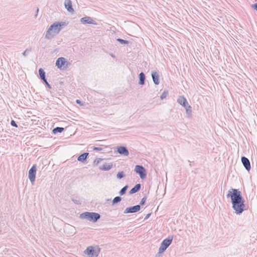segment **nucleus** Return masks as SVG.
I'll return each mask as SVG.
<instances>
[{
    "instance_id": "nucleus-29",
    "label": "nucleus",
    "mask_w": 257,
    "mask_h": 257,
    "mask_svg": "<svg viewBox=\"0 0 257 257\" xmlns=\"http://www.w3.org/2000/svg\"><path fill=\"white\" fill-rule=\"evenodd\" d=\"M168 94V93L167 91H164L160 96L161 99L163 100L165 98L167 97Z\"/></svg>"
},
{
    "instance_id": "nucleus-6",
    "label": "nucleus",
    "mask_w": 257,
    "mask_h": 257,
    "mask_svg": "<svg viewBox=\"0 0 257 257\" xmlns=\"http://www.w3.org/2000/svg\"><path fill=\"white\" fill-rule=\"evenodd\" d=\"M99 251V248H98L97 250H96L94 247L89 246L85 250L84 253L88 255H90L91 257H97Z\"/></svg>"
},
{
    "instance_id": "nucleus-22",
    "label": "nucleus",
    "mask_w": 257,
    "mask_h": 257,
    "mask_svg": "<svg viewBox=\"0 0 257 257\" xmlns=\"http://www.w3.org/2000/svg\"><path fill=\"white\" fill-rule=\"evenodd\" d=\"M39 74L40 77L42 80L46 78L45 72L42 68H40L39 69Z\"/></svg>"
},
{
    "instance_id": "nucleus-15",
    "label": "nucleus",
    "mask_w": 257,
    "mask_h": 257,
    "mask_svg": "<svg viewBox=\"0 0 257 257\" xmlns=\"http://www.w3.org/2000/svg\"><path fill=\"white\" fill-rule=\"evenodd\" d=\"M64 5L65 8L67 10V11L69 12H74V9L72 8V3L70 0H65Z\"/></svg>"
},
{
    "instance_id": "nucleus-21",
    "label": "nucleus",
    "mask_w": 257,
    "mask_h": 257,
    "mask_svg": "<svg viewBox=\"0 0 257 257\" xmlns=\"http://www.w3.org/2000/svg\"><path fill=\"white\" fill-rule=\"evenodd\" d=\"M186 109V112L188 117H190L192 115V107L191 106L188 104L185 107H184Z\"/></svg>"
},
{
    "instance_id": "nucleus-9",
    "label": "nucleus",
    "mask_w": 257,
    "mask_h": 257,
    "mask_svg": "<svg viewBox=\"0 0 257 257\" xmlns=\"http://www.w3.org/2000/svg\"><path fill=\"white\" fill-rule=\"evenodd\" d=\"M80 22L83 24H93L97 25V23L94 21L91 17L86 16L80 19Z\"/></svg>"
},
{
    "instance_id": "nucleus-20",
    "label": "nucleus",
    "mask_w": 257,
    "mask_h": 257,
    "mask_svg": "<svg viewBox=\"0 0 257 257\" xmlns=\"http://www.w3.org/2000/svg\"><path fill=\"white\" fill-rule=\"evenodd\" d=\"M64 130V128L62 127H56L52 130V133L54 134H56L58 133H62Z\"/></svg>"
},
{
    "instance_id": "nucleus-25",
    "label": "nucleus",
    "mask_w": 257,
    "mask_h": 257,
    "mask_svg": "<svg viewBox=\"0 0 257 257\" xmlns=\"http://www.w3.org/2000/svg\"><path fill=\"white\" fill-rule=\"evenodd\" d=\"M116 41L117 42H119L120 44H121L122 45L128 44L129 43V42L128 41L125 40H123V39H122L120 38H117L116 39Z\"/></svg>"
},
{
    "instance_id": "nucleus-37",
    "label": "nucleus",
    "mask_w": 257,
    "mask_h": 257,
    "mask_svg": "<svg viewBox=\"0 0 257 257\" xmlns=\"http://www.w3.org/2000/svg\"><path fill=\"white\" fill-rule=\"evenodd\" d=\"M72 200H73V201L75 203L77 204H79V203L78 202V201H77L76 200L73 199Z\"/></svg>"
},
{
    "instance_id": "nucleus-3",
    "label": "nucleus",
    "mask_w": 257,
    "mask_h": 257,
    "mask_svg": "<svg viewBox=\"0 0 257 257\" xmlns=\"http://www.w3.org/2000/svg\"><path fill=\"white\" fill-rule=\"evenodd\" d=\"M80 217L96 222L100 218V215L96 212H85L80 214Z\"/></svg>"
},
{
    "instance_id": "nucleus-7",
    "label": "nucleus",
    "mask_w": 257,
    "mask_h": 257,
    "mask_svg": "<svg viewBox=\"0 0 257 257\" xmlns=\"http://www.w3.org/2000/svg\"><path fill=\"white\" fill-rule=\"evenodd\" d=\"M37 171V165H33V166L29 171L28 177L32 183L33 184L36 179V174Z\"/></svg>"
},
{
    "instance_id": "nucleus-39",
    "label": "nucleus",
    "mask_w": 257,
    "mask_h": 257,
    "mask_svg": "<svg viewBox=\"0 0 257 257\" xmlns=\"http://www.w3.org/2000/svg\"><path fill=\"white\" fill-rule=\"evenodd\" d=\"M188 162L190 163V161L189 160H188ZM189 166L191 167V163L189 164Z\"/></svg>"
},
{
    "instance_id": "nucleus-4",
    "label": "nucleus",
    "mask_w": 257,
    "mask_h": 257,
    "mask_svg": "<svg viewBox=\"0 0 257 257\" xmlns=\"http://www.w3.org/2000/svg\"><path fill=\"white\" fill-rule=\"evenodd\" d=\"M173 240V236H169L168 238L164 239L161 243L159 249V253L164 252L169 246L171 244Z\"/></svg>"
},
{
    "instance_id": "nucleus-24",
    "label": "nucleus",
    "mask_w": 257,
    "mask_h": 257,
    "mask_svg": "<svg viewBox=\"0 0 257 257\" xmlns=\"http://www.w3.org/2000/svg\"><path fill=\"white\" fill-rule=\"evenodd\" d=\"M128 188V186L127 185H125V186H124L119 191V193L120 194V195H124L125 193H126V190Z\"/></svg>"
},
{
    "instance_id": "nucleus-5",
    "label": "nucleus",
    "mask_w": 257,
    "mask_h": 257,
    "mask_svg": "<svg viewBox=\"0 0 257 257\" xmlns=\"http://www.w3.org/2000/svg\"><path fill=\"white\" fill-rule=\"evenodd\" d=\"M135 171L138 174L142 179L146 177L147 172L145 168L142 165H137L135 166Z\"/></svg>"
},
{
    "instance_id": "nucleus-17",
    "label": "nucleus",
    "mask_w": 257,
    "mask_h": 257,
    "mask_svg": "<svg viewBox=\"0 0 257 257\" xmlns=\"http://www.w3.org/2000/svg\"><path fill=\"white\" fill-rule=\"evenodd\" d=\"M88 155V153H84L78 157L77 160L83 163L86 161Z\"/></svg>"
},
{
    "instance_id": "nucleus-11",
    "label": "nucleus",
    "mask_w": 257,
    "mask_h": 257,
    "mask_svg": "<svg viewBox=\"0 0 257 257\" xmlns=\"http://www.w3.org/2000/svg\"><path fill=\"white\" fill-rule=\"evenodd\" d=\"M68 62L64 57H60L57 59L56 62V66L59 69H61L63 66H64Z\"/></svg>"
},
{
    "instance_id": "nucleus-36",
    "label": "nucleus",
    "mask_w": 257,
    "mask_h": 257,
    "mask_svg": "<svg viewBox=\"0 0 257 257\" xmlns=\"http://www.w3.org/2000/svg\"><path fill=\"white\" fill-rule=\"evenodd\" d=\"M151 213H150L148 214L146 216V217H145V220H146V219H148V218L150 217V216H151Z\"/></svg>"
},
{
    "instance_id": "nucleus-19",
    "label": "nucleus",
    "mask_w": 257,
    "mask_h": 257,
    "mask_svg": "<svg viewBox=\"0 0 257 257\" xmlns=\"http://www.w3.org/2000/svg\"><path fill=\"white\" fill-rule=\"evenodd\" d=\"M112 167V164H109L105 163L102 166H100L99 168L101 170L108 171L111 169Z\"/></svg>"
},
{
    "instance_id": "nucleus-16",
    "label": "nucleus",
    "mask_w": 257,
    "mask_h": 257,
    "mask_svg": "<svg viewBox=\"0 0 257 257\" xmlns=\"http://www.w3.org/2000/svg\"><path fill=\"white\" fill-rule=\"evenodd\" d=\"M141 188V184L139 183L132 188L129 192L130 194H133L139 191Z\"/></svg>"
},
{
    "instance_id": "nucleus-34",
    "label": "nucleus",
    "mask_w": 257,
    "mask_h": 257,
    "mask_svg": "<svg viewBox=\"0 0 257 257\" xmlns=\"http://www.w3.org/2000/svg\"><path fill=\"white\" fill-rule=\"evenodd\" d=\"M251 7L257 11V3L252 5Z\"/></svg>"
},
{
    "instance_id": "nucleus-26",
    "label": "nucleus",
    "mask_w": 257,
    "mask_h": 257,
    "mask_svg": "<svg viewBox=\"0 0 257 257\" xmlns=\"http://www.w3.org/2000/svg\"><path fill=\"white\" fill-rule=\"evenodd\" d=\"M124 176H125V175H124L123 171H120V172H118V173L117 174L116 177H117V179H120L122 178L123 177H124Z\"/></svg>"
},
{
    "instance_id": "nucleus-13",
    "label": "nucleus",
    "mask_w": 257,
    "mask_h": 257,
    "mask_svg": "<svg viewBox=\"0 0 257 257\" xmlns=\"http://www.w3.org/2000/svg\"><path fill=\"white\" fill-rule=\"evenodd\" d=\"M177 102L181 105L184 107H185L189 104L187 99L184 97V96H180L177 100Z\"/></svg>"
},
{
    "instance_id": "nucleus-38",
    "label": "nucleus",
    "mask_w": 257,
    "mask_h": 257,
    "mask_svg": "<svg viewBox=\"0 0 257 257\" xmlns=\"http://www.w3.org/2000/svg\"><path fill=\"white\" fill-rule=\"evenodd\" d=\"M38 12H39V9L37 8V11H36L37 14L35 16V18H36L37 17V14H38Z\"/></svg>"
},
{
    "instance_id": "nucleus-30",
    "label": "nucleus",
    "mask_w": 257,
    "mask_h": 257,
    "mask_svg": "<svg viewBox=\"0 0 257 257\" xmlns=\"http://www.w3.org/2000/svg\"><path fill=\"white\" fill-rule=\"evenodd\" d=\"M147 198V196H144V197L142 199V200H141V202H140V204H139V205H140V206H141V205H144L145 204V203H146V201Z\"/></svg>"
},
{
    "instance_id": "nucleus-1",
    "label": "nucleus",
    "mask_w": 257,
    "mask_h": 257,
    "mask_svg": "<svg viewBox=\"0 0 257 257\" xmlns=\"http://www.w3.org/2000/svg\"><path fill=\"white\" fill-rule=\"evenodd\" d=\"M227 198H230L232 207L237 215L241 214L246 210L244 204L245 200L241 192L237 189H230L226 195Z\"/></svg>"
},
{
    "instance_id": "nucleus-12",
    "label": "nucleus",
    "mask_w": 257,
    "mask_h": 257,
    "mask_svg": "<svg viewBox=\"0 0 257 257\" xmlns=\"http://www.w3.org/2000/svg\"><path fill=\"white\" fill-rule=\"evenodd\" d=\"M117 151L120 155H123L127 156L129 154V152L126 147L119 146L117 148Z\"/></svg>"
},
{
    "instance_id": "nucleus-14",
    "label": "nucleus",
    "mask_w": 257,
    "mask_h": 257,
    "mask_svg": "<svg viewBox=\"0 0 257 257\" xmlns=\"http://www.w3.org/2000/svg\"><path fill=\"white\" fill-rule=\"evenodd\" d=\"M152 77L154 83L156 85H158L160 83L159 75L156 71H153L152 73Z\"/></svg>"
},
{
    "instance_id": "nucleus-35",
    "label": "nucleus",
    "mask_w": 257,
    "mask_h": 257,
    "mask_svg": "<svg viewBox=\"0 0 257 257\" xmlns=\"http://www.w3.org/2000/svg\"><path fill=\"white\" fill-rule=\"evenodd\" d=\"M76 102L77 104H79V105H83V103H82V102H81V101L80 100L77 99V100H76Z\"/></svg>"
},
{
    "instance_id": "nucleus-31",
    "label": "nucleus",
    "mask_w": 257,
    "mask_h": 257,
    "mask_svg": "<svg viewBox=\"0 0 257 257\" xmlns=\"http://www.w3.org/2000/svg\"><path fill=\"white\" fill-rule=\"evenodd\" d=\"M43 81V82L45 83L46 85L50 89H51L52 87H51V86L49 84V83L48 82L47 79L46 78L42 80Z\"/></svg>"
},
{
    "instance_id": "nucleus-10",
    "label": "nucleus",
    "mask_w": 257,
    "mask_h": 257,
    "mask_svg": "<svg viewBox=\"0 0 257 257\" xmlns=\"http://www.w3.org/2000/svg\"><path fill=\"white\" fill-rule=\"evenodd\" d=\"M241 161L245 169L249 171L251 168L249 160L246 157L242 156L241 158Z\"/></svg>"
},
{
    "instance_id": "nucleus-27",
    "label": "nucleus",
    "mask_w": 257,
    "mask_h": 257,
    "mask_svg": "<svg viewBox=\"0 0 257 257\" xmlns=\"http://www.w3.org/2000/svg\"><path fill=\"white\" fill-rule=\"evenodd\" d=\"M90 149L93 151H100L103 150V149L102 148L97 147H90Z\"/></svg>"
},
{
    "instance_id": "nucleus-2",
    "label": "nucleus",
    "mask_w": 257,
    "mask_h": 257,
    "mask_svg": "<svg viewBox=\"0 0 257 257\" xmlns=\"http://www.w3.org/2000/svg\"><path fill=\"white\" fill-rule=\"evenodd\" d=\"M66 25L65 22L54 23L46 31L45 38L48 40L52 39L60 32L62 27Z\"/></svg>"
},
{
    "instance_id": "nucleus-18",
    "label": "nucleus",
    "mask_w": 257,
    "mask_h": 257,
    "mask_svg": "<svg viewBox=\"0 0 257 257\" xmlns=\"http://www.w3.org/2000/svg\"><path fill=\"white\" fill-rule=\"evenodd\" d=\"M139 84L140 85H144L145 83L146 76L143 72H141L139 75Z\"/></svg>"
},
{
    "instance_id": "nucleus-8",
    "label": "nucleus",
    "mask_w": 257,
    "mask_h": 257,
    "mask_svg": "<svg viewBox=\"0 0 257 257\" xmlns=\"http://www.w3.org/2000/svg\"><path fill=\"white\" fill-rule=\"evenodd\" d=\"M141 209L140 205H137L133 206L127 207L124 210L123 213L124 214L136 213L139 211Z\"/></svg>"
},
{
    "instance_id": "nucleus-28",
    "label": "nucleus",
    "mask_w": 257,
    "mask_h": 257,
    "mask_svg": "<svg viewBox=\"0 0 257 257\" xmlns=\"http://www.w3.org/2000/svg\"><path fill=\"white\" fill-rule=\"evenodd\" d=\"M102 160L101 158H97L93 161V165L97 166L101 161Z\"/></svg>"
},
{
    "instance_id": "nucleus-33",
    "label": "nucleus",
    "mask_w": 257,
    "mask_h": 257,
    "mask_svg": "<svg viewBox=\"0 0 257 257\" xmlns=\"http://www.w3.org/2000/svg\"><path fill=\"white\" fill-rule=\"evenodd\" d=\"M11 124L13 126H15V127H18V125L16 122V121L14 120H12L11 121Z\"/></svg>"
},
{
    "instance_id": "nucleus-32",
    "label": "nucleus",
    "mask_w": 257,
    "mask_h": 257,
    "mask_svg": "<svg viewBox=\"0 0 257 257\" xmlns=\"http://www.w3.org/2000/svg\"><path fill=\"white\" fill-rule=\"evenodd\" d=\"M31 51V49H27L23 53V55L24 56H27L30 53V52Z\"/></svg>"
},
{
    "instance_id": "nucleus-23",
    "label": "nucleus",
    "mask_w": 257,
    "mask_h": 257,
    "mask_svg": "<svg viewBox=\"0 0 257 257\" xmlns=\"http://www.w3.org/2000/svg\"><path fill=\"white\" fill-rule=\"evenodd\" d=\"M121 197L120 196H116L113 198L112 201V205H114L121 200Z\"/></svg>"
}]
</instances>
